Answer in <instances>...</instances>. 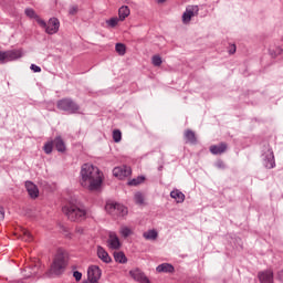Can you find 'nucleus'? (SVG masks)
Wrapping results in <instances>:
<instances>
[{"instance_id":"obj_13","label":"nucleus","mask_w":283,"mask_h":283,"mask_svg":"<svg viewBox=\"0 0 283 283\" xmlns=\"http://www.w3.org/2000/svg\"><path fill=\"white\" fill-rule=\"evenodd\" d=\"M129 275L135 280V282L149 283V279L140 271V269H135L129 271Z\"/></svg>"},{"instance_id":"obj_37","label":"nucleus","mask_w":283,"mask_h":283,"mask_svg":"<svg viewBox=\"0 0 283 283\" xmlns=\"http://www.w3.org/2000/svg\"><path fill=\"white\" fill-rule=\"evenodd\" d=\"M73 277H75L76 282H81L83 274L78 271L73 272Z\"/></svg>"},{"instance_id":"obj_30","label":"nucleus","mask_w":283,"mask_h":283,"mask_svg":"<svg viewBox=\"0 0 283 283\" xmlns=\"http://www.w3.org/2000/svg\"><path fill=\"white\" fill-rule=\"evenodd\" d=\"M52 149H54V142H48L44 144V147H43L44 154H51Z\"/></svg>"},{"instance_id":"obj_10","label":"nucleus","mask_w":283,"mask_h":283,"mask_svg":"<svg viewBox=\"0 0 283 283\" xmlns=\"http://www.w3.org/2000/svg\"><path fill=\"white\" fill-rule=\"evenodd\" d=\"M113 176L118 178V180H125L132 176V167L129 166H118L113 169Z\"/></svg>"},{"instance_id":"obj_38","label":"nucleus","mask_w":283,"mask_h":283,"mask_svg":"<svg viewBox=\"0 0 283 283\" xmlns=\"http://www.w3.org/2000/svg\"><path fill=\"white\" fill-rule=\"evenodd\" d=\"M30 70H32V72L39 73L41 72V66L36 64H31Z\"/></svg>"},{"instance_id":"obj_32","label":"nucleus","mask_w":283,"mask_h":283,"mask_svg":"<svg viewBox=\"0 0 283 283\" xmlns=\"http://www.w3.org/2000/svg\"><path fill=\"white\" fill-rule=\"evenodd\" d=\"M119 233L123 238H129L132 229H129L128 227H122Z\"/></svg>"},{"instance_id":"obj_23","label":"nucleus","mask_w":283,"mask_h":283,"mask_svg":"<svg viewBox=\"0 0 283 283\" xmlns=\"http://www.w3.org/2000/svg\"><path fill=\"white\" fill-rule=\"evenodd\" d=\"M143 238H145V240H157L158 231L148 230V231L144 232Z\"/></svg>"},{"instance_id":"obj_44","label":"nucleus","mask_w":283,"mask_h":283,"mask_svg":"<svg viewBox=\"0 0 283 283\" xmlns=\"http://www.w3.org/2000/svg\"><path fill=\"white\" fill-rule=\"evenodd\" d=\"M76 233H83V228H76Z\"/></svg>"},{"instance_id":"obj_4","label":"nucleus","mask_w":283,"mask_h":283,"mask_svg":"<svg viewBox=\"0 0 283 283\" xmlns=\"http://www.w3.org/2000/svg\"><path fill=\"white\" fill-rule=\"evenodd\" d=\"M56 107L60 112H65V114H81V106L70 97L57 101Z\"/></svg>"},{"instance_id":"obj_18","label":"nucleus","mask_w":283,"mask_h":283,"mask_svg":"<svg viewBox=\"0 0 283 283\" xmlns=\"http://www.w3.org/2000/svg\"><path fill=\"white\" fill-rule=\"evenodd\" d=\"M184 137L186 143H189L190 145H196V143H198V138H196V133L191 129H187L184 133Z\"/></svg>"},{"instance_id":"obj_26","label":"nucleus","mask_w":283,"mask_h":283,"mask_svg":"<svg viewBox=\"0 0 283 283\" xmlns=\"http://www.w3.org/2000/svg\"><path fill=\"white\" fill-rule=\"evenodd\" d=\"M24 14H27L29 19H35L38 23H39V19H41L32 8L25 9Z\"/></svg>"},{"instance_id":"obj_20","label":"nucleus","mask_w":283,"mask_h":283,"mask_svg":"<svg viewBox=\"0 0 283 283\" xmlns=\"http://www.w3.org/2000/svg\"><path fill=\"white\" fill-rule=\"evenodd\" d=\"M53 145L55 146V149L63 154L65 151V142H63V138L61 136L55 137Z\"/></svg>"},{"instance_id":"obj_39","label":"nucleus","mask_w":283,"mask_h":283,"mask_svg":"<svg viewBox=\"0 0 283 283\" xmlns=\"http://www.w3.org/2000/svg\"><path fill=\"white\" fill-rule=\"evenodd\" d=\"M216 167H218V169H224V163L222 160L217 161Z\"/></svg>"},{"instance_id":"obj_12","label":"nucleus","mask_w":283,"mask_h":283,"mask_svg":"<svg viewBox=\"0 0 283 283\" xmlns=\"http://www.w3.org/2000/svg\"><path fill=\"white\" fill-rule=\"evenodd\" d=\"M107 244L108 248H111L113 251H117V249H120V239H118L116 232H109Z\"/></svg>"},{"instance_id":"obj_36","label":"nucleus","mask_w":283,"mask_h":283,"mask_svg":"<svg viewBox=\"0 0 283 283\" xmlns=\"http://www.w3.org/2000/svg\"><path fill=\"white\" fill-rule=\"evenodd\" d=\"M76 12H78V7L77 6H72L69 9V14H71L72 17H74V14H76Z\"/></svg>"},{"instance_id":"obj_11","label":"nucleus","mask_w":283,"mask_h":283,"mask_svg":"<svg viewBox=\"0 0 283 283\" xmlns=\"http://www.w3.org/2000/svg\"><path fill=\"white\" fill-rule=\"evenodd\" d=\"M103 272L98 265H91L87 270V277L91 283H97L101 280Z\"/></svg>"},{"instance_id":"obj_28","label":"nucleus","mask_w":283,"mask_h":283,"mask_svg":"<svg viewBox=\"0 0 283 283\" xmlns=\"http://www.w3.org/2000/svg\"><path fill=\"white\" fill-rule=\"evenodd\" d=\"M21 240H23L24 242H32L33 238L30 231H28L27 229H22Z\"/></svg>"},{"instance_id":"obj_35","label":"nucleus","mask_w":283,"mask_h":283,"mask_svg":"<svg viewBox=\"0 0 283 283\" xmlns=\"http://www.w3.org/2000/svg\"><path fill=\"white\" fill-rule=\"evenodd\" d=\"M283 50L282 48L277 46L275 50L270 49V54L271 56H273V59H275V56H280V54H282Z\"/></svg>"},{"instance_id":"obj_21","label":"nucleus","mask_w":283,"mask_h":283,"mask_svg":"<svg viewBox=\"0 0 283 283\" xmlns=\"http://www.w3.org/2000/svg\"><path fill=\"white\" fill-rule=\"evenodd\" d=\"M129 14H130L129 7L123 6L119 8V10H118L119 18L118 19L120 21H125V19H127V17H129Z\"/></svg>"},{"instance_id":"obj_34","label":"nucleus","mask_w":283,"mask_h":283,"mask_svg":"<svg viewBox=\"0 0 283 283\" xmlns=\"http://www.w3.org/2000/svg\"><path fill=\"white\" fill-rule=\"evenodd\" d=\"M135 202L136 205H144L145 197L140 192L135 193Z\"/></svg>"},{"instance_id":"obj_33","label":"nucleus","mask_w":283,"mask_h":283,"mask_svg":"<svg viewBox=\"0 0 283 283\" xmlns=\"http://www.w3.org/2000/svg\"><path fill=\"white\" fill-rule=\"evenodd\" d=\"M122 138H123V134L120 133V130L116 129L113 132L114 143H120Z\"/></svg>"},{"instance_id":"obj_41","label":"nucleus","mask_w":283,"mask_h":283,"mask_svg":"<svg viewBox=\"0 0 283 283\" xmlns=\"http://www.w3.org/2000/svg\"><path fill=\"white\" fill-rule=\"evenodd\" d=\"M235 50H237L235 44L230 45L229 54H235Z\"/></svg>"},{"instance_id":"obj_14","label":"nucleus","mask_w":283,"mask_h":283,"mask_svg":"<svg viewBox=\"0 0 283 283\" xmlns=\"http://www.w3.org/2000/svg\"><path fill=\"white\" fill-rule=\"evenodd\" d=\"M259 281L261 283H273V271L265 270L258 273Z\"/></svg>"},{"instance_id":"obj_19","label":"nucleus","mask_w":283,"mask_h":283,"mask_svg":"<svg viewBox=\"0 0 283 283\" xmlns=\"http://www.w3.org/2000/svg\"><path fill=\"white\" fill-rule=\"evenodd\" d=\"M157 273H174L176 269L171 265V263H161L156 268Z\"/></svg>"},{"instance_id":"obj_42","label":"nucleus","mask_w":283,"mask_h":283,"mask_svg":"<svg viewBox=\"0 0 283 283\" xmlns=\"http://www.w3.org/2000/svg\"><path fill=\"white\" fill-rule=\"evenodd\" d=\"M36 265H33V272H31V274L27 275V277H32L34 275H36Z\"/></svg>"},{"instance_id":"obj_22","label":"nucleus","mask_w":283,"mask_h":283,"mask_svg":"<svg viewBox=\"0 0 283 283\" xmlns=\"http://www.w3.org/2000/svg\"><path fill=\"white\" fill-rule=\"evenodd\" d=\"M170 198H174L177 202H185V193L178 189L170 192Z\"/></svg>"},{"instance_id":"obj_43","label":"nucleus","mask_w":283,"mask_h":283,"mask_svg":"<svg viewBox=\"0 0 283 283\" xmlns=\"http://www.w3.org/2000/svg\"><path fill=\"white\" fill-rule=\"evenodd\" d=\"M156 1V3H158V6H163V3H165V1H167V0H155Z\"/></svg>"},{"instance_id":"obj_5","label":"nucleus","mask_w":283,"mask_h":283,"mask_svg":"<svg viewBox=\"0 0 283 283\" xmlns=\"http://www.w3.org/2000/svg\"><path fill=\"white\" fill-rule=\"evenodd\" d=\"M105 210L111 216H117L118 218H123L128 213L127 207L118 202H107Z\"/></svg>"},{"instance_id":"obj_25","label":"nucleus","mask_w":283,"mask_h":283,"mask_svg":"<svg viewBox=\"0 0 283 283\" xmlns=\"http://www.w3.org/2000/svg\"><path fill=\"white\" fill-rule=\"evenodd\" d=\"M142 182H145L144 176H138L137 178H134L128 181L129 187H138V185H142Z\"/></svg>"},{"instance_id":"obj_7","label":"nucleus","mask_w":283,"mask_h":283,"mask_svg":"<svg viewBox=\"0 0 283 283\" xmlns=\"http://www.w3.org/2000/svg\"><path fill=\"white\" fill-rule=\"evenodd\" d=\"M263 166L265 169L275 168V155L273 154V148L271 146H265L262 154Z\"/></svg>"},{"instance_id":"obj_1","label":"nucleus","mask_w":283,"mask_h":283,"mask_svg":"<svg viewBox=\"0 0 283 283\" xmlns=\"http://www.w3.org/2000/svg\"><path fill=\"white\" fill-rule=\"evenodd\" d=\"M80 185L88 191H98L103 185V172L92 164L82 165L80 172Z\"/></svg>"},{"instance_id":"obj_15","label":"nucleus","mask_w":283,"mask_h":283,"mask_svg":"<svg viewBox=\"0 0 283 283\" xmlns=\"http://www.w3.org/2000/svg\"><path fill=\"white\" fill-rule=\"evenodd\" d=\"M96 253H97V258H99V260L105 264H109V262H112V256H109V253L106 252L105 248L97 245Z\"/></svg>"},{"instance_id":"obj_2","label":"nucleus","mask_w":283,"mask_h":283,"mask_svg":"<svg viewBox=\"0 0 283 283\" xmlns=\"http://www.w3.org/2000/svg\"><path fill=\"white\" fill-rule=\"evenodd\" d=\"M62 211L71 222H83L87 218V210L81 203L70 202L62 208Z\"/></svg>"},{"instance_id":"obj_8","label":"nucleus","mask_w":283,"mask_h":283,"mask_svg":"<svg viewBox=\"0 0 283 283\" xmlns=\"http://www.w3.org/2000/svg\"><path fill=\"white\" fill-rule=\"evenodd\" d=\"M21 56H23L21 50L0 51V63H10L11 61L21 59Z\"/></svg>"},{"instance_id":"obj_24","label":"nucleus","mask_w":283,"mask_h":283,"mask_svg":"<svg viewBox=\"0 0 283 283\" xmlns=\"http://www.w3.org/2000/svg\"><path fill=\"white\" fill-rule=\"evenodd\" d=\"M114 260H115V262H118L119 264H126L127 256H125V253H123V252H115Z\"/></svg>"},{"instance_id":"obj_9","label":"nucleus","mask_w":283,"mask_h":283,"mask_svg":"<svg viewBox=\"0 0 283 283\" xmlns=\"http://www.w3.org/2000/svg\"><path fill=\"white\" fill-rule=\"evenodd\" d=\"M198 12H200V8L198 6H188L182 13V23L185 25L191 23V19H193V17H198Z\"/></svg>"},{"instance_id":"obj_31","label":"nucleus","mask_w":283,"mask_h":283,"mask_svg":"<svg viewBox=\"0 0 283 283\" xmlns=\"http://www.w3.org/2000/svg\"><path fill=\"white\" fill-rule=\"evenodd\" d=\"M151 61L155 67H160V65H163V57H160V55H154Z\"/></svg>"},{"instance_id":"obj_40","label":"nucleus","mask_w":283,"mask_h":283,"mask_svg":"<svg viewBox=\"0 0 283 283\" xmlns=\"http://www.w3.org/2000/svg\"><path fill=\"white\" fill-rule=\"evenodd\" d=\"M6 218V210H3V207H0V221Z\"/></svg>"},{"instance_id":"obj_16","label":"nucleus","mask_w":283,"mask_h":283,"mask_svg":"<svg viewBox=\"0 0 283 283\" xmlns=\"http://www.w3.org/2000/svg\"><path fill=\"white\" fill-rule=\"evenodd\" d=\"M25 189L30 198H39V188L32 181H25Z\"/></svg>"},{"instance_id":"obj_3","label":"nucleus","mask_w":283,"mask_h":283,"mask_svg":"<svg viewBox=\"0 0 283 283\" xmlns=\"http://www.w3.org/2000/svg\"><path fill=\"white\" fill-rule=\"evenodd\" d=\"M65 266H67L66 254L63 250H59L51 265L50 273L53 275H62L63 271H65Z\"/></svg>"},{"instance_id":"obj_6","label":"nucleus","mask_w":283,"mask_h":283,"mask_svg":"<svg viewBox=\"0 0 283 283\" xmlns=\"http://www.w3.org/2000/svg\"><path fill=\"white\" fill-rule=\"evenodd\" d=\"M38 23L40 28L45 30L46 34H56L59 28H61V22L56 18H51L48 24L43 19H38Z\"/></svg>"},{"instance_id":"obj_17","label":"nucleus","mask_w":283,"mask_h":283,"mask_svg":"<svg viewBox=\"0 0 283 283\" xmlns=\"http://www.w3.org/2000/svg\"><path fill=\"white\" fill-rule=\"evenodd\" d=\"M224 151H227V144L224 143L210 146V154H213V156H220V154H224Z\"/></svg>"},{"instance_id":"obj_27","label":"nucleus","mask_w":283,"mask_h":283,"mask_svg":"<svg viewBox=\"0 0 283 283\" xmlns=\"http://www.w3.org/2000/svg\"><path fill=\"white\" fill-rule=\"evenodd\" d=\"M115 50L119 56H125V52H127V48L123 43H116Z\"/></svg>"},{"instance_id":"obj_29","label":"nucleus","mask_w":283,"mask_h":283,"mask_svg":"<svg viewBox=\"0 0 283 283\" xmlns=\"http://www.w3.org/2000/svg\"><path fill=\"white\" fill-rule=\"evenodd\" d=\"M118 21H120V18H111L109 20H106V24L108 28H116L118 25Z\"/></svg>"}]
</instances>
